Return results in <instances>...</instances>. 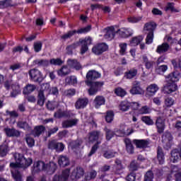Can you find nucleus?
Masks as SVG:
<instances>
[{"mask_svg": "<svg viewBox=\"0 0 181 181\" xmlns=\"http://www.w3.org/2000/svg\"><path fill=\"white\" fill-rule=\"evenodd\" d=\"M34 90H36V86L35 85L28 84L23 88V94H24V95H28V94H30V93H33Z\"/></svg>", "mask_w": 181, "mask_h": 181, "instance_id": "34", "label": "nucleus"}, {"mask_svg": "<svg viewBox=\"0 0 181 181\" xmlns=\"http://www.w3.org/2000/svg\"><path fill=\"white\" fill-rule=\"evenodd\" d=\"M39 91H41L42 94L49 95L50 94V84L47 83H42Z\"/></svg>", "mask_w": 181, "mask_h": 181, "instance_id": "35", "label": "nucleus"}, {"mask_svg": "<svg viewBox=\"0 0 181 181\" xmlns=\"http://www.w3.org/2000/svg\"><path fill=\"white\" fill-rule=\"evenodd\" d=\"M151 108L148 106H143L139 110V114H151Z\"/></svg>", "mask_w": 181, "mask_h": 181, "instance_id": "57", "label": "nucleus"}, {"mask_svg": "<svg viewBox=\"0 0 181 181\" xmlns=\"http://www.w3.org/2000/svg\"><path fill=\"white\" fill-rule=\"evenodd\" d=\"M144 40V36L142 35H139L132 37L130 41H129V46L135 47L138 46L141 42Z\"/></svg>", "mask_w": 181, "mask_h": 181, "instance_id": "29", "label": "nucleus"}, {"mask_svg": "<svg viewBox=\"0 0 181 181\" xmlns=\"http://www.w3.org/2000/svg\"><path fill=\"white\" fill-rule=\"evenodd\" d=\"M141 121L146 125H153V120L149 116H144L141 117Z\"/></svg>", "mask_w": 181, "mask_h": 181, "instance_id": "52", "label": "nucleus"}, {"mask_svg": "<svg viewBox=\"0 0 181 181\" xmlns=\"http://www.w3.org/2000/svg\"><path fill=\"white\" fill-rule=\"evenodd\" d=\"M180 78V74H179L177 71H175L166 77V81L170 83H176V81H179Z\"/></svg>", "mask_w": 181, "mask_h": 181, "instance_id": "22", "label": "nucleus"}, {"mask_svg": "<svg viewBox=\"0 0 181 181\" xmlns=\"http://www.w3.org/2000/svg\"><path fill=\"white\" fill-rule=\"evenodd\" d=\"M17 127L18 128H22L23 129H29V124L26 122H18L17 123Z\"/></svg>", "mask_w": 181, "mask_h": 181, "instance_id": "62", "label": "nucleus"}, {"mask_svg": "<svg viewBox=\"0 0 181 181\" xmlns=\"http://www.w3.org/2000/svg\"><path fill=\"white\" fill-rule=\"evenodd\" d=\"M78 124V119L74 118V119H69L64 120L62 122V127L63 128H71L72 127H76Z\"/></svg>", "mask_w": 181, "mask_h": 181, "instance_id": "17", "label": "nucleus"}, {"mask_svg": "<svg viewBox=\"0 0 181 181\" xmlns=\"http://www.w3.org/2000/svg\"><path fill=\"white\" fill-rule=\"evenodd\" d=\"M105 132L106 134V139L107 141H110L112 136H114L115 134L114 132L111 131L110 129L108 128H105Z\"/></svg>", "mask_w": 181, "mask_h": 181, "instance_id": "56", "label": "nucleus"}, {"mask_svg": "<svg viewBox=\"0 0 181 181\" xmlns=\"http://www.w3.org/2000/svg\"><path fill=\"white\" fill-rule=\"evenodd\" d=\"M172 64L175 69H180V70H181V58L179 59H173Z\"/></svg>", "mask_w": 181, "mask_h": 181, "instance_id": "58", "label": "nucleus"}, {"mask_svg": "<svg viewBox=\"0 0 181 181\" xmlns=\"http://www.w3.org/2000/svg\"><path fill=\"white\" fill-rule=\"evenodd\" d=\"M170 49V46L167 42H163V44L158 45L156 52L158 54H163V53H166Z\"/></svg>", "mask_w": 181, "mask_h": 181, "instance_id": "19", "label": "nucleus"}, {"mask_svg": "<svg viewBox=\"0 0 181 181\" xmlns=\"http://www.w3.org/2000/svg\"><path fill=\"white\" fill-rule=\"evenodd\" d=\"M105 119L108 124H111L114 121V112L109 110L106 112Z\"/></svg>", "mask_w": 181, "mask_h": 181, "instance_id": "39", "label": "nucleus"}, {"mask_svg": "<svg viewBox=\"0 0 181 181\" xmlns=\"http://www.w3.org/2000/svg\"><path fill=\"white\" fill-rule=\"evenodd\" d=\"M58 163L61 168H64L70 165V160L66 156H60L58 159Z\"/></svg>", "mask_w": 181, "mask_h": 181, "instance_id": "28", "label": "nucleus"}, {"mask_svg": "<svg viewBox=\"0 0 181 181\" xmlns=\"http://www.w3.org/2000/svg\"><path fill=\"white\" fill-rule=\"evenodd\" d=\"M153 173L152 171H148L146 173L144 176V181H153Z\"/></svg>", "mask_w": 181, "mask_h": 181, "instance_id": "59", "label": "nucleus"}, {"mask_svg": "<svg viewBox=\"0 0 181 181\" xmlns=\"http://www.w3.org/2000/svg\"><path fill=\"white\" fill-rule=\"evenodd\" d=\"M101 74L95 71H89L86 74V78L88 81H86L87 86H90L91 82L88 80H94V78H100Z\"/></svg>", "mask_w": 181, "mask_h": 181, "instance_id": "15", "label": "nucleus"}, {"mask_svg": "<svg viewBox=\"0 0 181 181\" xmlns=\"http://www.w3.org/2000/svg\"><path fill=\"white\" fill-rule=\"evenodd\" d=\"M93 104L95 108H100L101 105H104L105 104V98L100 95L96 96L93 100Z\"/></svg>", "mask_w": 181, "mask_h": 181, "instance_id": "24", "label": "nucleus"}, {"mask_svg": "<svg viewBox=\"0 0 181 181\" xmlns=\"http://www.w3.org/2000/svg\"><path fill=\"white\" fill-rule=\"evenodd\" d=\"M67 64L69 67L74 69L75 70H81V69H83L80 62L76 59H68Z\"/></svg>", "mask_w": 181, "mask_h": 181, "instance_id": "23", "label": "nucleus"}, {"mask_svg": "<svg viewBox=\"0 0 181 181\" xmlns=\"http://www.w3.org/2000/svg\"><path fill=\"white\" fill-rule=\"evenodd\" d=\"M29 76L31 80L35 83H40V81L43 80V75L42 74V72L39 71V69H33L30 70Z\"/></svg>", "mask_w": 181, "mask_h": 181, "instance_id": "5", "label": "nucleus"}, {"mask_svg": "<svg viewBox=\"0 0 181 181\" xmlns=\"http://www.w3.org/2000/svg\"><path fill=\"white\" fill-rule=\"evenodd\" d=\"M46 94L42 93V91H38L37 95V104L38 105H40L42 107V105H45V102L46 101Z\"/></svg>", "mask_w": 181, "mask_h": 181, "instance_id": "33", "label": "nucleus"}, {"mask_svg": "<svg viewBox=\"0 0 181 181\" xmlns=\"http://www.w3.org/2000/svg\"><path fill=\"white\" fill-rule=\"evenodd\" d=\"M157 159L160 165H163V163H165V154L160 147H158L157 151Z\"/></svg>", "mask_w": 181, "mask_h": 181, "instance_id": "32", "label": "nucleus"}, {"mask_svg": "<svg viewBox=\"0 0 181 181\" xmlns=\"http://www.w3.org/2000/svg\"><path fill=\"white\" fill-rule=\"evenodd\" d=\"M134 144H135L137 148H146L148 146V141L141 139V140H134L133 141Z\"/></svg>", "mask_w": 181, "mask_h": 181, "instance_id": "38", "label": "nucleus"}, {"mask_svg": "<svg viewBox=\"0 0 181 181\" xmlns=\"http://www.w3.org/2000/svg\"><path fill=\"white\" fill-rule=\"evenodd\" d=\"M115 155H117V152L109 150L104 153L103 156L106 159H111V158H114Z\"/></svg>", "mask_w": 181, "mask_h": 181, "instance_id": "50", "label": "nucleus"}, {"mask_svg": "<svg viewBox=\"0 0 181 181\" xmlns=\"http://www.w3.org/2000/svg\"><path fill=\"white\" fill-rule=\"evenodd\" d=\"M129 108H130V103L128 101H123L119 105V110L123 112H125V111H128Z\"/></svg>", "mask_w": 181, "mask_h": 181, "instance_id": "41", "label": "nucleus"}, {"mask_svg": "<svg viewBox=\"0 0 181 181\" xmlns=\"http://www.w3.org/2000/svg\"><path fill=\"white\" fill-rule=\"evenodd\" d=\"M71 111H65L63 112L62 110H58L57 112L54 113L55 118H63V117H71L70 115Z\"/></svg>", "mask_w": 181, "mask_h": 181, "instance_id": "37", "label": "nucleus"}, {"mask_svg": "<svg viewBox=\"0 0 181 181\" xmlns=\"http://www.w3.org/2000/svg\"><path fill=\"white\" fill-rule=\"evenodd\" d=\"M147 94L151 97L159 91V86L156 83H152L146 88Z\"/></svg>", "mask_w": 181, "mask_h": 181, "instance_id": "20", "label": "nucleus"}, {"mask_svg": "<svg viewBox=\"0 0 181 181\" xmlns=\"http://www.w3.org/2000/svg\"><path fill=\"white\" fill-rule=\"evenodd\" d=\"M56 169H57V164L54 162L45 163L43 161H36L33 164V172L35 173L45 170L47 172L49 175H53V173L56 172Z\"/></svg>", "mask_w": 181, "mask_h": 181, "instance_id": "2", "label": "nucleus"}, {"mask_svg": "<svg viewBox=\"0 0 181 181\" xmlns=\"http://www.w3.org/2000/svg\"><path fill=\"white\" fill-rule=\"evenodd\" d=\"M104 86L103 82H93L90 83V88L88 90L89 95H94L97 94V92L101 87Z\"/></svg>", "mask_w": 181, "mask_h": 181, "instance_id": "11", "label": "nucleus"}, {"mask_svg": "<svg viewBox=\"0 0 181 181\" xmlns=\"http://www.w3.org/2000/svg\"><path fill=\"white\" fill-rule=\"evenodd\" d=\"M130 93H132V95L144 94V89H142L141 87L139 86V83L134 82L133 83L132 90H130Z\"/></svg>", "mask_w": 181, "mask_h": 181, "instance_id": "16", "label": "nucleus"}, {"mask_svg": "<svg viewBox=\"0 0 181 181\" xmlns=\"http://www.w3.org/2000/svg\"><path fill=\"white\" fill-rule=\"evenodd\" d=\"M115 93L118 97H125L127 95V91L122 88H117L115 90Z\"/></svg>", "mask_w": 181, "mask_h": 181, "instance_id": "49", "label": "nucleus"}, {"mask_svg": "<svg viewBox=\"0 0 181 181\" xmlns=\"http://www.w3.org/2000/svg\"><path fill=\"white\" fill-rule=\"evenodd\" d=\"M162 141L168 148H170V145H172V141H173V137L170 132H165L162 136Z\"/></svg>", "mask_w": 181, "mask_h": 181, "instance_id": "18", "label": "nucleus"}, {"mask_svg": "<svg viewBox=\"0 0 181 181\" xmlns=\"http://www.w3.org/2000/svg\"><path fill=\"white\" fill-rule=\"evenodd\" d=\"M80 41L78 42H75L71 45H69L66 47V50L68 52L69 54H71V53L73 52V49H77V47H78V46H80Z\"/></svg>", "mask_w": 181, "mask_h": 181, "instance_id": "48", "label": "nucleus"}, {"mask_svg": "<svg viewBox=\"0 0 181 181\" xmlns=\"http://www.w3.org/2000/svg\"><path fill=\"white\" fill-rule=\"evenodd\" d=\"M101 134L99 132H93L90 133L88 136V141L90 143L95 142L98 141V139L100 138Z\"/></svg>", "mask_w": 181, "mask_h": 181, "instance_id": "30", "label": "nucleus"}, {"mask_svg": "<svg viewBox=\"0 0 181 181\" xmlns=\"http://www.w3.org/2000/svg\"><path fill=\"white\" fill-rule=\"evenodd\" d=\"M49 63L46 59H36L33 61V66H49Z\"/></svg>", "mask_w": 181, "mask_h": 181, "instance_id": "40", "label": "nucleus"}, {"mask_svg": "<svg viewBox=\"0 0 181 181\" xmlns=\"http://www.w3.org/2000/svg\"><path fill=\"white\" fill-rule=\"evenodd\" d=\"M156 125L157 127L158 132L162 134L165 131V120L161 117H158L156 120Z\"/></svg>", "mask_w": 181, "mask_h": 181, "instance_id": "27", "label": "nucleus"}, {"mask_svg": "<svg viewBox=\"0 0 181 181\" xmlns=\"http://www.w3.org/2000/svg\"><path fill=\"white\" fill-rule=\"evenodd\" d=\"M6 153H8V149L6 148V146H0V156H6Z\"/></svg>", "mask_w": 181, "mask_h": 181, "instance_id": "64", "label": "nucleus"}, {"mask_svg": "<svg viewBox=\"0 0 181 181\" xmlns=\"http://www.w3.org/2000/svg\"><path fill=\"white\" fill-rule=\"evenodd\" d=\"M57 75L59 76V77H64L66 76H68V74H70V73H71V71L69 69V66H63L62 68L57 71Z\"/></svg>", "mask_w": 181, "mask_h": 181, "instance_id": "26", "label": "nucleus"}, {"mask_svg": "<svg viewBox=\"0 0 181 181\" xmlns=\"http://www.w3.org/2000/svg\"><path fill=\"white\" fill-rule=\"evenodd\" d=\"M57 107V102H50L48 101V103H47V107L50 110V111H53V110H54L55 107Z\"/></svg>", "mask_w": 181, "mask_h": 181, "instance_id": "61", "label": "nucleus"}, {"mask_svg": "<svg viewBox=\"0 0 181 181\" xmlns=\"http://www.w3.org/2000/svg\"><path fill=\"white\" fill-rule=\"evenodd\" d=\"M12 4V0H4L3 1H0V8H6V6H10Z\"/></svg>", "mask_w": 181, "mask_h": 181, "instance_id": "60", "label": "nucleus"}, {"mask_svg": "<svg viewBox=\"0 0 181 181\" xmlns=\"http://www.w3.org/2000/svg\"><path fill=\"white\" fill-rule=\"evenodd\" d=\"M156 29V23L155 22L146 23L144 27V31L148 32V33H153Z\"/></svg>", "mask_w": 181, "mask_h": 181, "instance_id": "25", "label": "nucleus"}, {"mask_svg": "<svg viewBox=\"0 0 181 181\" xmlns=\"http://www.w3.org/2000/svg\"><path fill=\"white\" fill-rule=\"evenodd\" d=\"M172 175L175 177V181H181V173H179V168L176 165L173 167L172 171L167 175L165 181H172Z\"/></svg>", "mask_w": 181, "mask_h": 181, "instance_id": "12", "label": "nucleus"}, {"mask_svg": "<svg viewBox=\"0 0 181 181\" xmlns=\"http://www.w3.org/2000/svg\"><path fill=\"white\" fill-rule=\"evenodd\" d=\"M34 50L36 52H39L42 50V42H38L34 43Z\"/></svg>", "mask_w": 181, "mask_h": 181, "instance_id": "63", "label": "nucleus"}, {"mask_svg": "<svg viewBox=\"0 0 181 181\" xmlns=\"http://www.w3.org/2000/svg\"><path fill=\"white\" fill-rule=\"evenodd\" d=\"M96 176H97V172L93 170L85 175V180L86 181L91 180V179H95Z\"/></svg>", "mask_w": 181, "mask_h": 181, "instance_id": "42", "label": "nucleus"}, {"mask_svg": "<svg viewBox=\"0 0 181 181\" xmlns=\"http://www.w3.org/2000/svg\"><path fill=\"white\" fill-rule=\"evenodd\" d=\"M104 37L107 40H112L115 37V35L118 33L114 27H109L103 30Z\"/></svg>", "mask_w": 181, "mask_h": 181, "instance_id": "10", "label": "nucleus"}, {"mask_svg": "<svg viewBox=\"0 0 181 181\" xmlns=\"http://www.w3.org/2000/svg\"><path fill=\"white\" fill-rule=\"evenodd\" d=\"M16 163H11V175L15 181H23L22 174L19 172V168L26 169L30 166L33 162L32 158H25L23 155L16 153L14 154Z\"/></svg>", "mask_w": 181, "mask_h": 181, "instance_id": "1", "label": "nucleus"}, {"mask_svg": "<svg viewBox=\"0 0 181 181\" xmlns=\"http://www.w3.org/2000/svg\"><path fill=\"white\" fill-rule=\"evenodd\" d=\"M124 144L126 145V149L128 153L132 154L134 153V146H132V143L131 142V139H125Z\"/></svg>", "mask_w": 181, "mask_h": 181, "instance_id": "36", "label": "nucleus"}, {"mask_svg": "<svg viewBox=\"0 0 181 181\" xmlns=\"http://www.w3.org/2000/svg\"><path fill=\"white\" fill-rule=\"evenodd\" d=\"M88 104V99L87 98H79L75 103L76 110H81V108H86Z\"/></svg>", "mask_w": 181, "mask_h": 181, "instance_id": "21", "label": "nucleus"}, {"mask_svg": "<svg viewBox=\"0 0 181 181\" xmlns=\"http://www.w3.org/2000/svg\"><path fill=\"white\" fill-rule=\"evenodd\" d=\"M4 131L6 136H8L9 138H12V137L18 138V136H21V132L15 129V128L6 127L4 128Z\"/></svg>", "mask_w": 181, "mask_h": 181, "instance_id": "14", "label": "nucleus"}, {"mask_svg": "<svg viewBox=\"0 0 181 181\" xmlns=\"http://www.w3.org/2000/svg\"><path fill=\"white\" fill-rule=\"evenodd\" d=\"M83 176H84V170L80 167H77L73 170L71 175H69V177H70L71 180H77L81 179Z\"/></svg>", "mask_w": 181, "mask_h": 181, "instance_id": "8", "label": "nucleus"}, {"mask_svg": "<svg viewBox=\"0 0 181 181\" xmlns=\"http://www.w3.org/2000/svg\"><path fill=\"white\" fill-rule=\"evenodd\" d=\"M167 70H168L167 65H161L156 69V73H158V74H163V73H165V71H166Z\"/></svg>", "mask_w": 181, "mask_h": 181, "instance_id": "54", "label": "nucleus"}, {"mask_svg": "<svg viewBox=\"0 0 181 181\" xmlns=\"http://www.w3.org/2000/svg\"><path fill=\"white\" fill-rule=\"evenodd\" d=\"M175 104V100L172 98H167L164 101V108H170Z\"/></svg>", "mask_w": 181, "mask_h": 181, "instance_id": "45", "label": "nucleus"}, {"mask_svg": "<svg viewBox=\"0 0 181 181\" xmlns=\"http://www.w3.org/2000/svg\"><path fill=\"white\" fill-rule=\"evenodd\" d=\"M83 141L80 139H78L75 141H72L69 144V148L73 149V151H76V149H80V148H83Z\"/></svg>", "mask_w": 181, "mask_h": 181, "instance_id": "31", "label": "nucleus"}, {"mask_svg": "<svg viewBox=\"0 0 181 181\" xmlns=\"http://www.w3.org/2000/svg\"><path fill=\"white\" fill-rule=\"evenodd\" d=\"M117 33L120 37L127 39V37H129L134 35V30L129 28H122L119 30H117Z\"/></svg>", "mask_w": 181, "mask_h": 181, "instance_id": "7", "label": "nucleus"}, {"mask_svg": "<svg viewBox=\"0 0 181 181\" xmlns=\"http://www.w3.org/2000/svg\"><path fill=\"white\" fill-rule=\"evenodd\" d=\"M146 45H151V43H153V33H148L146 37Z\"/></svg>", "mask_w": 181, "mask_h": 181, "instance_id": "55", "label": "nucleus"}, {"mask_svg": "<svg viewBox=\"0 0 181 181\" xmlns=\"http://www.w3.org/2000/svg\"><path fill=\"white\" fill-rule=\"evenodd\" d=\"M137 74L138 71L136 69H132L125 74V77L129 79L134 78Z\"/></svg>", "mask_w": 181, "mask_h": 181, "instance_id": "47", "label": "nucleus"}, {"mask_svg": "<svg viewBox=\"0 0 181 181\" xmlns=\"http://www.w3.org/2000/svg\"><path fill=\"white\" fill-rule=\"evenodd\" d=\"M93 42V39L91 37H88L83 40H79V43H81V54H84L88 50V45H91Z\"/></svg>", "mask_w": 181, "mask_h": 181, "instance_id": "9", "label": "nucleus"}, {"mask_svg": "<svg viewBox=\"0 0 181 181\" xmlns=\"http://www.w3.org/2000/svg\"><path fill=\"white\" fill-rule=\"evenodd\" d=\"M127 21L129 23H138L142 21V16H132L127 18Z\"/></svg>", "mask_w": 181, "mask_h": 181, "instance_id": "43", "label": "nucleus"}, {"mask_svg": "<svg viewBox=\"0 0 181 181\" xmlns=\"http://www.w3.org/2000/svg\"><path fill=\"white\" fill-rule=\"evenodd\" d=\"M90 30H91V26L88 25L87 27L78 30L77 33L76 30H72L66 33L62 36V39H64V40H67V39H70L71 36H74V34L76 33H88V32H90Z\"/></svg>", "mask_w": 181, "mask_h": 181, "instance_id": "3", "label": "nucleus"}, {"mask_svg": "<svg viewBox=\"0 0 181 181\" xmlns=\"http://www.w3.org/2000/svg\"><path fill=\"white\" fill-rule=\"evenodd\" d=\"M66 83L71 84V86H75L77 83V77L72 76H68L65 79Z\"/></svg>", "mask_w": 181, "mask_h": 181, "instance_id": "46", "label": "nucleus"}, {"mask_svg": "<svg viewBox=\"0 0 181 181\" xmlns=\"http://www.w3.org/2000/svg\"><path fill=\"white\" fill-rule=\"evenodd\" d=\"M4 87L6 90H9L11 87L13 91L11 92V97H16L21 93V87L19 85H14L12 81H6L4 83Z\"/></svg>", "mask_w": 181, "mask_h": 181, "instance_id": "4", "label": "nucleus"}, {"mask_svg": "<svg viewBox=\"0 0 181 181\" xmlns=\"http://www.w3.org/2000/svg\"><path fill=\"white\" fill-rule=\"evenodd\" d=\"M50 64H53L54 66H62L64 62L63 60L57 58V59H52L49 61Z\"/></svg>", "mask_w": 181, "mask_h": 181, "instance_id": "53", "label": "nucleus"}, {"mask_svg": "<svg viewBox=\"0 0 181 181\" xmlns=\"http://www.w3.org/2000/svg\"><path fill=\"white\" fill-rule=\"evenodd\" d=\"M107 50H108V45L105 43L97 44L92 48L93 53L97 56L103 54V53H104V52H107Z\"/></svg>", "mask_w": 181, "mask_h": 181, "instance_id": "6", "label": "nucleus"}, {"mask_svg": "<svg viewBox=\"0 0 181 181\" xmlns=\"http://www.w3.org/2000/svg\"><path fill=\"white\" fill-rule=\"evenodd\" d=\"M163 91L165 94H171V93H175L177 91V85L176 83L168 82V84L164 86Z\"/></svg>", "mask_w": 181, "mask_h": 181, "instance_id": "13", "label": "nucleus"}, {"mask_svg": "<svg viewBox=\"0 0 181 181\" xmlns=\"http://www.w3.org/2000/svg\"><path fill=\"white\" fill-rule=\"evenodd\" d=\"M128 45L125 42H122L119 45V54L122 56H124V54H127V49Z\"/></svg>", "mask_w": 181, "mask_h": 181, "instance_id": "44", "label": "nucleus"}, {"mask_svg": "<svg viewBox=\"0 0 181 181\" xmlns=\"http://www.w3.org/2000/svg\"><path fill=\"white\" fill-rule=\"evenodd\" d=\"M45 132V127L43 126H38L36 127L34 129V135L35 136H39L40 134Z\"/></svg>", "mask_w": 181, "mask_h": 181, "instance_id": "51", "label": "nucleus"}]
</instances>
